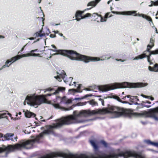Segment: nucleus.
<instances>
[{
  "instance_id": "f257e3e1",
  "label": "nucleus",
  "mask_w": 158,
  "mask_h": 158,
  "mask_svg": "<svg viewBox=\"0 0 158 158\" xmlns=\"http://www.w3.org/2000/svg\"><path fill=\"white\" fill-rule=\"evenodd\" d=\"M89 142L93 148L94 155L90 156L87 155V158H118L119 157H123V158H128L130 157L135 158H147L143 154L137 153L133 151H127L123 152L121 148L116 149L114 152L110 154L102 155H101L100 151L98 149V141L96 139H94L90 140Z\"/></svg>"
},
{
  "instance_id": "f03ea898",
  "label": "nucleus",
  "mask_w": 158,
  "mask_h": 158,
  "mask_svg": "<svg viewBox=\"0 0 158 158\" xmlns=\"http://www.w3.org/2000/svg\"><path fill=\"white\" fill-rule=\"evenodd\" d=\"M53 48H55L53 51L57 52V53L56 54H60L67 57L72 60L82 61L85 63L89 62H96L100 60H103L105 59H108L111 58L104 57L103 56L101 57V59L97 57L88 56L84 55H81L77 53L76 52L72 50H57L56 48L54 45H52Z\"/></svg>"
},
{
  "instance_id": "7ed1b4c3",
  "label": "nucleus",
  "mask_w": 158,
  "mask_h": 158,
  "mask_svg": "<svg viewBox=\"0 0 158 158\" xmlns=\"http://www.w3.org/2000/svg\"><path fill=\"white\" fill-rule=\"evenodd\" d=\"M147 83H129L123 82L121 83H115L110 85H106L99 86L98 87L99 90L102 92H106L108 91L118 88L125 87L129 88H141L148 85Z\"/></svg>"
},
{
  "instance_id": "20e7f679",
  "label": "nucleus",
  "mask_w": 158,
  "mask_h": 158,
  "mask_svg": "<svg viewBox=\"0 0 158 158\" xmlns=\"http://www.w3.org/2000/svg\"><path fill=\"white\" fill-rule=\"evenodd\" d=\"M154 39L153 37H152L150 39L149 44L147 46V50L144 51L143 54L135 57L133 60L142 59L146 57L149 64L150 65L152 64L153 63L150 59V56L152 55L158 54V49L152 51H150V49L154 46Z\"/></svg>"
},
{
  "instance_id": "39448f33",
  "label": "nucleus",
  "mask_w": 158,
  "mask_h": 158,
  "mask_svg": "<svg viewBox=\"0 0 158 158\" xmlns=\"http://www.w3.org/2000/svg\"><path fill=\"white\" fill-rule=\"evenodd\" d=\"M73 101V99L64 96L60 98V102L59 104H53L52 105L56 108L60 109L64 111H69L72 109V106L66 108L61 106L60 105L64 104L65 106H67L71 104Z\"/></svg>"
},
{
  "instance_id": "423d86ee",
  "label": "nucleus",
  "mask_w": 158,
  "mask_h": 158,
  "mask_svg": "<svg viewBox=\"0 0 158 158\" xmlns=\"http://www.w3.org/2000/svg\"><path fill=\"white\" fill-rule=\"evenodd\" d=\"M57 75L54 77L59 81H61L62 79L63 80L64 82L67 84H69L70 86L73 85L71 81L73 78L71 77L66 78V75L65 72L62 70L57 72Z\"/></svg>"
},
{
  "instance_id": "0eeeda50",
  "label": "nucleus",
  "mask_w": 158,
  "mask_h": 158,
  "mask_svg": "<svg viewBox=\"0 0 158 158\" xmlns=\"http://www.w3.org/2000/svg\"><path fill=\"white\" fill-rule=\"evenodd\" d=\"M111 12L113 14H122L124 15H133L135 16L142 17L143 18L146 19L148 21L152 22L153 24L152 19L149 16L142 14H136V11H124L122 12L113 11H112Z\"/></svg>"
},
{
  "instance_id": "6e6552de",
  "label": "nucleus",
  "mask_w": 158,
  "mask_h": 158,
  "mask_svg": "<svg viewBox=\"0 0 158 158\" xmlns=\"http://www.w3.org/2000/svg\"><path fill=\"white\" fill-rule=\"evenodd\" d=\"M35 98V94L28 95L26 97L23 102L24 105H26V103H27V104L31 106L38 105V104H36Z\"/></svg>"
},
{
  "instance_id": "1a4fd4ad",
  "label": "nucleus",
  "mask_w": 158,
  "mask_h": 158,
  "mask_svg": "<svg viewBox=\"0 0 158 158\" xmlns=\"http://www.w3.org/2000/svg\"><path fill=\"white\" fill-rule=\"evenodd\" d=\"M35 99L36 101V104L38 105L43 103L51 104L50 101H48L46 98L48 96L47 94L44 95H36L35 94Z\"/></svg>"
},
{
  "instance_id": "9d476101",
  "label": "nucleus",
  "mask_w": 158,
  "mask_h": 158,
  "mask_svg": "<svg viewBox=\"0 0 158 158\" xmlns=\"http://www.w3.org/2000/svg\"><path fill=\"white\" fill-rule=\"evenodd\" d=\"M42 29L40 31L35 33L34 34V36L35 37V38L40 37L41 38L42 37L45 36L46 35H48L50 33V31L48 29H46L45 33H42Z\"/></svg>"
},
{
  "instance_id": "9b49d317",
  "label": "nucleus",
  "mask_w": 158,
  "mask_h": 158,
  "mask_svg": "<svg viewBox=\"0 0 158 158\" xmlns=\"http://www.w3.org/2000/svg\"><path fill=\"white\" fill-rule=\"evenodd\" d=\"M37 49H36L31 50L30 52L26 54H23L22 56V57H29L31 56H40V54H35L34 53L35 52L37 51Z\"/></svg>"
},
{
  "instance_id": "f8f14e48",
  "label": "nucleus",
  "mask_w": 158,
  "mask_h": 158,
  "mask_svg": "<svg viewBox=\"0 0 158 158\" xmlns=\"http://www.w3.org/2000/svg\"><path fill=\"white\" fill-rule=\"evenodd\" d=\"M101 0H94L89 2L87 4V6H91V7L85 9V10H90L95 6Z\"/></svg>"
},
{
  "instance_id": "ddd939ff",
  "label": "nucleus",
  "mask_w": 158,
  "mask_h": 158,
  "mask_svg": "<svg viewBox=\"0 0 158 158\" xmlns=\"http://www.w3.org/2000/svg\"><path fill=\"white\" fill-rule=\"evenodd\" d=\"M85 10H84L82 11L78 10L77 11L75 14V17L76 19L75 20H76L77 21H80L81 19H81L83 16H82V15L83 13Z\"/></svg>"
},
{
  "instance_id": "4468645a",
  "label": "nucleus",
  "mask_w": 158,
  "mask_h": 158,
  "mask_svg": "<svg viewBox=\"0 0 158 158\" xmlns=\"http://www.w3.org/2000/svg\"><path fill=\"white\" fill-rule=\"evenodd\" d=\"M13 135V134L9 133H7L5 135L3 136V138L1 139V140L3 141L9 140H13V139L11 138V137Z\"/></svg>"
},
{
  "instance_id": "2eb2a0df",
  "label": "nucleus",
  "mask_w": 158,
  "mask_h": 158,
  "mask_svg": "<svg viewBox=\"0 0 158 158\" xmlns=\"http://www.w3.org/2000/svg\"><path fill=\"white\" fill-rule=\"evenodd\" d=\"M135 114L138 116L147 117L149 116L150 114L146 111H143L141 113H135Z\"/></svg>"
},
{
  "instance_id": "dca6fc26",
  "label": "nucleus",
  "mask_w": 158,
  "mask_h": 158,
  "mask_svg": "<svg viewBox=\"0 0 158 158\" xmlns=\"http://www.w3.org/2000/svg\"><path fill=\"white\" fill-rule=\"evenodd\" d=\"M144 143L148 145H152L158 148V143L154 142L151 141L149 140H145L144 141Z\"/></svg>"
},
{
  "instance_id": "f3484780",
  "label": "nucleus",
  "mask_w": 158,
  "mask_h": 158,
  "mask_svg": "<svg viewBox=\"0 0 158 158\" xmlns=\"http://www.w3.org/2000/svg\"><path fill=\"white\" fill-rule=\"evenodd\" d=\"M23 112H24V114L25 117L27 118H30L31 117H35V114L29 111L28 110L25 111L24 110Z\"/></svg>"
},
{
  "instance_id": "a211bd4d",
  "label": "nucleus",
  "mask_w": 158,
  "mask_h": 158,
  "mask_svg": "<svg viewBox=\"0 0 158 158\" xmlns=\"http://www.w3.org/2000/svg\"><path fill=\"white\" fill-rule=\"evenodd\" d=\"M23 55H17L16 56H14L12 58H11L10 59V60L11 62H12V63H14L17 60H19V59H20V58H23V57H22V56Z\"/></svg>"
},
{
  "instance_id": "6ab92c4d",
  "label": "nucleus",
  "mask_w": 158,
  "mask_h": 158,
  "mask_svg": "<svg viewBox=\"0 0 158 158\" xmlns=\"http://www.w3.org/2000/svg\"><path fill=\"white\" fill-rule=\"evenodd\" d=\"M148 70L152 72H158V64H155L154 67H152L149 66L148 67Z\"/></svg>"
},
{
  "instance_id": "aec40b11",
  "label": "nucleus",
  "mask_w": 158,
  "mask_h": 158,
  "mask_svg": "<svg viewBox=\"0 0 158 158\" xmlns=\"http://www.w3.org/2000/svg\"><path fill=\"white\" fill-rule=\"evenodd\" d=\"M110 98H113L114 99H115L117 100L118 101L122 102L123 103H127V102H123L120 98L116 95H112L110 97Z\"/></svg>"
},
{
  "instance_id": "412c9836",
  "label": "nucleus",
  "mask_w": 158,
  "mask_h": 158,
  "mask_svg": "<svg viewBox=\"0 0 158 158\" xmlns=\"http://www.w3.org/2000/svg\"><path fill=\"white\" fill-rule=\"evenodd\" d=\"M65 90V88L63 87H59L58 89L53 93V94H56L59 93L60 92L63 91Z\"/></svg>"
},
{
  "instance_id": "4be33fe9",
  "label": "nucleus",
  "mask_w": 158,
  "mask_h": 158,
  "mask_svg": "<svg viewBox=\"0 0 158 158\" xmlns=\"http://www.w3.org/2000/svg\"><path fill=\"white\" fill-rule=\"evenodd\" d=\"M151 4L149 5L148 6L149 7H152L153 6H158V0H156V1H151Z\"/></svg>"
},
{
  "instance_id": "5701e85b",
  "label": "nucleus",
  "mask_w": 158,
  "mask_h": 158,
  "mask_svg": "<svg viewBox=\"0 0 158 158\" xmlns=\"http://www.w3.org/2000/svg\"><path fill=\"white\" fill-rule=\"evenodd\" d=\"M99 20H97V22H104L106 21L107 19L105 18V17L104 18H103L101 16V15H100V16H99Z\"/></svg>"
},
{
  "instance_id": "b1692460",
  "label": "nucleus",
  "mask_w": 158,
  "mask_h": 158,
  "mask_svg": "<svg viewBox=\"0 0 158 158\" xmlns=\"http://www.w3.org/2000/svg\"><path fill=\"white\" fill-rule=\"evenodd\" d=\"M88 102L93 106L98 105V104L94 100H92Z\"/></svg>"
},
{
  "instance_id": "393cba45",
  "label": "nucleus",
  "mask_w": 158,
  "mask_h": 158,
  "mask_svg": "<svg viewBox=\"0 0 158 158\" xmlns=\"http://www.w3.org/2000/svg\"><path fill=\"white\" fill-rule=\"evenodd\" d=\"M92 16L91 14L90 13H87L85 14V15L83 16V17L81 18V19H85L86 18H88L89 17H90Z\"/></svg>"
},
{
  "instance_id": "a878e982",
  "label": "nucleus",
  "mask_w": 158,
  "mask_h": 158,
  "mask_svg": "<svg viewBox=\"0 0 158 158\" xmlns=\"http://www.w3.org/2000/svg\"><path fill=\"white\" fill-rule=\"evenodd\" d=\"M8 111H6L5 112L1 114H0V119L3 118H6V114Z\"/></svg>"
},
{
  "instance_id": "bb28decb",
  "label": "nucleus",
  "mask_w": 158,
  "mask_h": 158,
  "mask_svg": "<svg viewBox=\"0 0 158 158\" xmlns=\"http://www.w3.org/2000/svg\"><path fill=\"white\" fill-rule=\"evenodd\" d=\"M11 64L7 61L6 60V62H5V64L3 65V66H2V68H5L6 67H9Z\"/></svg>"
},
{
  "instance_id": "cd10ccee",
  "label": "nucleus",
  "mask_w": 158,
  "mask_h": 158,
  "mask_svg": "<svg viewBox=\"0 0 158 158\" xmlns=\"http://www.w3.org/2000/svg\"><path fill=\"white\" fill-rule=\"evenodd\" d=\"M112 16V15L110 14V12H108L105 14L104 17H105V18L107 19L108 18Z\"/></svg>"
},
{
  "instance_id": "c85d7f7f",
  "label": "nucleus",
  "mask_w": 158,
  "mask_h": 158,
  "mask_svg": "<svg viewBox=\"0 0 158 158\" xmlns=\"http://www.w3.org/2000/svg\"><path fill=\"white\" fill-rule=\"evenodd\" d=\"M101 143L105 147H107V143L104 141H101Z\"/></svg>"
},
{
  "instance_id": "c756f323",
  "label": "nucleus",
  "mask_w": 158,
  "mask_h": 158,
  "mask_svg": "<svg viewBox=\"0 0 158 158\" xmlns=\"http://www.w3.org/2000/svg\"><path fill=\"white\" fill-rule=\"evenodd\" d=\"M53 88H48L46 89L45 90L44 92H46L47 91H50L53 90Z\"/></svg>"
},
{
  "instance_id": "7c9ffc66",
  "label": "nucleus",
  "mask_w": 158,
  "mask_h": 158,
  "mask_svg": "<svg viewBox=\"0 0 158 158\" xmlns=\"http://www.w3.org/2000/svg\"><path fill=\"white\" fill-rule=\"evenodd\" d=\"M69 91H72L73 92H79L78 90L77 89H70L69 90Z\"/></svg>"
},
{
  "instance_id": "2f4dec72",
  "label": "nucleus",
  "mask_w": 158,
  "mask_h": 158,
  "mask_svg": "<svg viewBox=\"0 0 158 158\" xmlns=\"http://www.w3.org/2000/svg\"><path fill=\"white\" fill-rule=\"evenodd\" d=\"M100 15H98L97 13H94L92 14V16L94 17H95L96 16L99 17V16H100Z\"/></svg>"
},
{
  "instance_id": "473e14b6",
  "label": "nucleus",
  "mask_w": 158,
  "mask_h": 158,
  "mask_svg": "<svg viewBox=\"0 0 158 158\" xmlns=\"http://www.w3.org/2000/svg\"><path fill=\"white\" fill-rule=\"evenodd\" d=\"M127 97V98H130V100H131V96L130 95H127V96H125V97H124L123 99H125V98H126V97Z\"/></svg>"
},
{
  "instance_id": "72a5a7b5",
  "label": "nucleus",
  "mask_w": 158,
  "mask_h": 158,
  "mask_svg": "<svg viewBox=\"0 0 158 158\" xmlns=\"http://www.w3.org/2000/svg\"><path fill=\"white\" fill-rule=\"evenodd\" d=\"M99 100L101 102L102 105L104 106V101L102 99L100 98L99 99Z\"/></svg>"
},
{
  "instance_id": "f704fd0d",
  "label": "nucleus",
  "mask_w": 158,
  "mask_h": 158,
  "mask_svg": "<svg viewBox=\"0 0 158 158\" xmlns=\"http://www.w3.org/2000/svg\"><path fill=\"white\" fill-rule=\"evenodd\" d=\"M141 96L143 97V98H148L149 97V96H146L145 95H143V94H141Z\"/></svg>"
},
{
  "instance_id": "c9c22d12",
  "label": "nucleus",
  "mask_w": 158,
  "mask_h": 158,
  "mask_svg": "<svg viewBox=\"0 0 158 158\" xmlns=\"http://www.w3.org/2000/svg\"><path fill=\"white\" fill-rule=\"evenodd\" d=\"M78 85V86L77 87L76 85H74V88L77 87V88L78 89H79L80 88V87H81V86H80L81 85Z\"/></svg>"
},
{
  "instance_id": "e433bc0d",
  "label": "nucleus",
  "mask_w": 158,
  "mask_h": 158,
  "mask_svg": "<svg viewBox=\"0 0 158 158\" xmlns=\"http://www.w3.org/2000/svg\"><path fill=\"white\" fill-rule=\"evenodd\" d=\"M50 37L52 38H54L56 37V35L54 34H51L50 35Z\"/></svg>"
},
{
  "instance_id": "4c0bfd02",
  "label": "nucleus",
  "mask_w": 158,
  "mask_h": 158,
  "mask_svg": "<svg viewBox=\"0 0 158 158\" xmlns=\"http://www.w3.org/2000/svg\"><path fill=\"white\" fill-rule=\"evenodd\" d=\"M6 60L9 63V64H10L11 65L13 63H12V62H11V61L10 59H8Z\"/></svg>"
},
{
  "instance_id": "58836bf2",
  "label": "nucleus",
  "mask_w": 158,
  "mask_h": 158,
  "mask_svg": "<svg viewBox=\"0 0 158 158\" xmlns=\"http://www.w3.org/2000/svg\"><path fill=\"white\" fill-rule=\"evenodd\" d=\"M154 110L155 112H158V107L154 109Z\"/></svg>"
},
{
  "instance_id": "ea45409f",
  "label": "nucleus",
  "mask_w": 158,
  "mask_h": 158,
  "mask_svg": "<svg viewBox=\"0 0 158 158\" xmlns=\"http://www.w3.org/2000/svg\"><path fill=\"white\" fill-rule=\"evenodd\" d=\"M154 119L156 121H158V118L156 116H154L153 117Z\"/></svg>"
},
{
  "instance_id": "a19ab883",
  "label": "nucleus",
  "mask_w": 158,
  "mask_h": 158,
  "mask_svg": "<svg viewBox=\"0 0 158 158\" xmlns=\"http://www.w3.org/2000/svg\"><path fill=\"white\" fill-rule=\"evenodd\" d=\"M28 43L26 44V45H24V46H23V47L21 49V51H22L24 49V48L25 47L27 44Z\"/></svg>"
},
{
  "instance_id": "79ce46f5",
  "label": "nucleus",
  "mask_w": 158,
  "mask_h": 158,
  "mask_svg": "<svg viewBox=\"0 0 158 158\" xmlns=\"http://www.w3.org/2000/svg\"><path fill=\"white\" fill-rule=\"evenodd\" d=\"M113 0H109L107 2V4L109 5Z\"/></svg>"
},
{
  "instance_id": "37998d69",
  "label": "nucleus",
  "mask_w": 158,
  "mask_h": 158,
  "mask_svg": "<svg viewBox=\"0 0 158 158\" xmlns=\"http://www.w3.org/2000/svg\"><path fill=\"white\" fill-rule=\"evenodd\" d=\"M5 38L4 36L0 35V39H4Z\"/></svg>"
},
{
  "instance_id": "c03bdc74",
  "label": "nucleus",
  "mask_w": 158,
  "mask_h": 158,
  "mask_svg": "<svg viewBox=\"0 0 158 158\" xmlns=\"http://www.w3.org/2000/svg\"><path fill=\"white\" fill-rule=\"evenodd\" d=\"M55 94H53V93H52V94H47V95L48 96H51L52 95H55Z\"/></svg>"
},
{
  "instance_id": "a18cd8bd",
  "label": "nucleus",
  "mask_w": 158,
  "mask_h": 158,
  "mask_svg": "<svg viewBox=\"0 0 158 158\" xmlns=\"http://www.w3.org/2000/svg\"><path fill=\"white\" fill-rule=\"evenodd\" d=\"M116 60L117 61H121L123 62L124 61V60H122L121 59H120L119 60L118 59H116Z\"/></svg>"
},
{
  "instance_id": "49530a36",
  "label": "nucleus",
  "mask_w": 158,
  "mask_h": 158,
  "mask_svg": "<svg viewBox=\"0 0 158 158\" xmlns=\"http://www.w3.org/2000/svg\"><path fill=\"white\" fill-rule=\"evenodd\" d=\"M3 136L2 134L0 133V138H2V139L3 138Z\"/></svg>"
},
{
  "instance_id": "de8ad7c7",
  "label": "nucleus",
  "mask_w": 158,
  "mask_h": 158,
  "mask_svg": "<svg viewBox=\"0 0 158 158\" xmlns=\"http://www.w3.org/2000/svg\"><path fill=\"white\" fill-rule=\"evenodd\" d=\"M28 39L30 40H32L35 39V38L34 37H31L28 38Z\"/></svg>"
},
{
  "instance_id": "09e8293b",
  "label": "nucleus",
  "mask_w": 158,
  "mask_h": 158,
  "mask_svg": "<svg viewBox=\"0 0 158 158\" xmlns=\"http://www.w3.org/2000/svg\"><path fill=\"white\" fill-rule=\"evenodd\" d=\"M153 27H152V28H153ZM154 27L155 28V30L156 32V33H158V32L157 31V28L156 27Z\"/></svg>"
},
{
  "instance_id": "8fccbe9b",
  "label": "nucleus",
  "mask_w": 158,
  "mask_h": 158,
  "mask_svg": "<svg viewBox=\"0 0 158 158\" xmlns=\"http://www.w3.org/2000/svg\"><path fill=\"white\" fill-rule=\"evenodd\" d=\"M150 99L152 100V101H153L154 100V98L152 97H151L150 98Z\"/></svg>"
},
{
  "instance_id": "3c124183",
  "label": "nucleus",
  "mask_w": 158,
  "mask_h": 158,
  "mask_svg": "<svg viewBox=\"0 0 158 158\" xmlns=\"http://www.w3.org/2000/svg\"><path fill=\"white\" fill-rule=\"evenodd\" d=\"M19 119V118H14V120H15V121L17 120H18Z\"/></svg>"
},
{
  "instance_id": "603ef678",
  "label": "nucleus",
  "mask_w": 158,
  "mask_h": 158,
  "mask_svg": "<svg viewBox=\"0 0 158 158\" xmlns=\"http://www.w3.org/2000/svg\"><path fill=\"white\" fill-rule=\"evenodd\" d=\"M7 114L10 117H11V114L10 113H7Z\"/></svg>"
},
{
  "instance_id": "864d4df0",
  "label": "nucleus",
  "mask_w": 158,
  "mask_h": 158,
  "mask_svg": "<svg viewBox=\"0 0 158 158\" xmlns=\"http://www.w3.org/2000/svg\"><path fill=\"white\" fill-rule=\"evenodd\" d=\"M54 33L57 34L59 33V31H53Z\"/></svg>"
},
{
  "instance_id": "5fc2aeb1",
  "label": "nucleus",
  "mask_w": 158,
  "mask_h": 158,
  "mask_svg": "<svg viewBox=\"0 0 158 158\" xmlns=\"http://www.w3.org/2000/svg\"><path fill=\"white\" fill-rule=\"evenodd\" d=\"M85 89L87 91H90V89L89 88H85Z\"/></svg>"
},
{
  "instance_id": "6e6d98bb",
  "label": "nucleus",
  "mask_w": 158,
  "mask_h": 158,
  "mask_svg": "<svg viewBox=\"0 0 158 158\" xmlns=\"http://www.w3.org/2000/svg\"><path fill=\"white\" fill-rule=\"evenodd\" d=\"M59 35L61 36H63V34L61 33H59Z\"/></svg>"
},
{
  "instance_id": "4d7b16f0",
  "label": "nucleus",
  "mask_w": 158,
  "mask_h": 158,
  "mask_svg": "<svg viewBox=\"0 0 158 158\" xmlns=\"http://www.w3.org/2000/svg\"><path fill=\"white\" fill-rule=\"evenodd\" d=\"M42 0H38V2L39 3H40L41 2Z\"/></svg>"
},
{
  "instance_id": "13d9d810",
  "label": "nucleus",
  "mask_w": 158,
  "mask_h": 158,
  "mask_svg": "<svg viewBox=\"0 0 158 158\" xmlns=\"http://www.w3.org/2000/svg\"><path fill=\"white\" fill-rule=\"evenodd\" d=\"M145 107H147V108H149V107H151V106H145Z\"/></svg>"
},
{
  "instance_id": "bf43d9fd",
  "label": "nucleus",
  "mask_w": 158,
  "mask_h": 158,
  "mask_svg": "<svg viewBox=\"0 0 158 158\" xmlns=\"http://www.w3.org/2000/svg\"><path fill=\"white\" fill-rule=\"evenodd\" d=\"M99 20V17H98V18L96 19V20L97 21V20Z\"/></svg>"
},
{
  "instance_id": "052dcab7",
  "label": "nucleus",
  "mask_w": 158,
  "mask_h": 158,
  "mask_svg": "<svg viewBox=\"0 0 158 158\" xmlns=\"http://www.w3.org/2000/svg\"><path fill=\"white\" fill-rule=\"evenodd\" d=\"M110 9L111 10H112L113 9V8H112V6H110Z\"/></svg>"
},
{
  "instance_id": "680f3d73",
  "label": "nucleus",
  "mask_w": 158,
  "mask_h": 158,
  "mask_svg": "<svg viewBox=\"0 0 158 158\" xmlns=\"http://www.w3.org/2000/svg\"><path fill=\"white\" fill-rule=\"evenodd\" d=\"M39 40L40 39H38L36 41H35L34 43H35L36 42L39 41Z\"/></svg>"
},
{
  "instance_id": "e2e57ef3",
  "label": "nucleus",
  "mask_w": 158,
  "mask_h": 158,
  "mask_svg": "<svg viewBox=\"0 0 158 158\" xmlns=\"http://www.w3.org/2000/svg\"><path fill=\"white\" fill-rule=\"evenodd\" d=\"M11 118V119L12 120H14V118H13V117H12V116L10 117Z\"/></svg>"
},
{
  "instance_id": "0e129e2a",
  "label": "nucleus",
  "mask_w": 158,
  "mask_h": 158,
  "mask_svg": "<svg viewBox=\"0 0 158 158\" xmlns=\"http://www.w3.org/2000/svg\"><path fill=\"white\" fill-rule=\"evenodd\" d=\"M89 96V95H85V98H86V97H88V96Z\"/></svg>"
},
{
  "instance_id": "69168bd1",
  "label": "nucleus",
  "mask_w": 158,
  "mask_h": 158,
  "mask_svg": "<svg viewBox=\"0 0 158 158\" xmlns=\"http://www.w3.org/2000/svg\"><path fill=\"white\" fill-rule=\"evenodd\" d=\"M147 103L148 104H151V102L149 101H147Z\"/></svg>"
},
{
  "instance_id": "338daca9",
  "label": "nucleus",
  "mask_w": 158,
  "mask_h": 158,
  "mask_svg": "<svg viewBox=\"0 0 158 158\" xmlns=\"http://www.w3.org/2000/svg\"><path fill=\"white\" fill-rule=\"evenodd\" d=\"M17 137H15V139L16 140H17Z\"/></svg>"
},
{
  "instance_id": "774afa93",
  "label": "nucleus",
  "mask_w": 158,
  "mask_h": 158,
  "mask_svg": "<svg viewBox=\"0 0 158 158\" xmlns=\"http://www.w3.org/2000/svg\"><path fill=\"white\" fill-rule=\"evenodd\" d=\"M20 115L21 114V112H19L18 113Z\"/></svg>"
}]
</instances>
